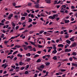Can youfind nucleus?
Returning <instances> with one entry per match:
<instances>
[{
	"mask_svg": "<svg viewBox=\"0 0 77 77\" xmlns=\"http://www.w3.org/2000/svg\"><path fill=\"white\" fill-rule=\"evenodd\" d=\"M59 42V39H57L56 40V42H57V43H58V42Z\"/></svg>",
	"mask_w": 77,
	"mask_h": 77,
	"instance_id": "nucleus-53",
	"label": "nucleus"
},
{
	"mask_svg": "<svg viewBox=\"0 0 77 77\" xmlns=\"http://www.w3.org/2000/svg\"><path fill=\"white\" fill-rule=\"evenodd\" d=\"M66 42L69 44H71V41L69 40H67L66 41Z\"/></svg>",
	"mask_w": 77,
	"mask_h": 77,
	"instance_id": "nucleus-10",
	"label": "nucleus"
},
{
	"mask_svg": "<svg viewBox=\"0 0 77 77\" xmlns=\"http://www.w3.org/2000/svg\"><path fill=\"white\" fill-rule=\"evenodd\" d=\"M18 28H19V26H17L15 27L16 30H17V29H18Z\"/></svg>",
	"mask_w": 77,
	"mask_h": 77,
	"instance_id": "nucleus-62",
	"label": "nucleus"
},
{
	"mask_svg": "<svg viewBox=\"0 0 77 77\" xmlns=\"http://www.w3.org/2000/svg\"><path fill=\"white\" fill-rule=\"evenodd\" d=\"M15 48H21V46L19 45H15L14 47Z\"/></svg>",
	"mask_w": 77,
	"mask_h": 77,
	"instance_id": "nucleus-4",
	"label": "nucleus"
},
{
	"mask_svg": "<svg viewBox=\"0 0 77 77\" xmlns=\"http://www.w3.org/2000/svg\"><path fill=\"white\" fill-rule=\"evenodd\" d=\"M62 7H64V9H65L66 8V6L65 5H63L62 6Z\"/></svg>",
	"mask_w": 77,
	"mask_h": 77,
	"instance_id": "nucleus-45",
	"label": "nucleus"
},
{
	"mask_svg": "<svg viewBox=\"0 0 77 77\" xmlns=\"http://www.w3.org/2000/svg\"><path fill=\"white\" fill-rule=\"evenodd\" d=\"M58 46L59 47H61V48H63V45L62 44H60L58 45Z\"/></svg>",
	"mask_w": 77,
	"mask_h": 77,
	"instance_id": "nucleus-8",
	"label": "nucleus"
},
{
	"mask_svg": "<svg viewBox=\"0 0 77 77\" xmlns=\"http://www.w3.org/2000/svg\"><path fill=\"white\" fill-rule=\"evenodd\" d=\"M0 25H1V26H4V23H0Z\"/></svg>",
	"mask_w": 77,
	"mask_h": 77,
	"instance_id": "nucleus-59",
	"label": "nucleus"
},
{
	"mask_svg": "<svg viewBox=\"0 0 77 77\" xmlns=\"http://www.w3.org/2000/svg\"><path fill=\"white\" fill-rule=\"evenodd\" d=\"M63 62H65V61H66V62H67V61H68V60L67 59H64L63 60Z\"/></svg>",
	"mask_w": 77,
	"mask_h": 77,
	"instance_id": "nucleus-35",
	"label": "nucleus"
},
{
	"mask_svg": "<svg viewBox=\"0 0 77 77\" xmlns=\"http://www.w3.org/2000/svg\"><path fill=\"white\" fill-rule=\"evenodd\" d=\"M17 56L18 57H23V56L21 54L20 55V54H17Z\"/></svg>",
	"mask_w": 77,
	"mask_h": 77,
	"instance_id": "nucleus-23",
	"label": "nucleus"
},
{
	"mask_svg": "<svg viewBox=\"0 0 77 77\" xmlns=\"http://www.w3.org/2000/svg\"><path fill=\"white\" fill-rule=\"evenodd\" d=\"M26 56H28L29 57H30V56H31V54L30 53H28L27 54H26Z\"/></svg>",
	"mask_w": 77,
	"mask_h": 77,
	"instance_id": "nucleus-13",
	"label": "nucleus"
},
{
	"mask_svg": "<svg viewBox=\"0 0 77 77\" xmlns=\"http://www.w3.org/2000/svg\"><path fill=\"white\" fill-rule=\"evenodd\" d=\"M75 7H74V6L73 5L71 7V9H75Z\"/></svg>",
	"mask_w": 77,
	"mask_h": 77,
	"instance_id": "nucleus-32",
	"label": "nucleus"
},
{
	"mask_svg": "<svg viewBox=\"0 0 77 77\" xmlns=\"http://www.w3.org/2000/svg\"><path fill=\"white\" fill-rule=\"evenodd\" d=\"M41 62V60L40 59H38L37 61H36V62L38 63V62Z\"/></svg>",
	"mask_w": 77,
	"mask_h": 77,
	"instance_id": "nucleus-15",
	"label": "nucleus"
},
{
	"mask_svg": "<svg viewBox=\"0 0 77 77\" xmlns=\"http://www.w3.org/2000/svg\"><path fill=\"white\" fill-rule=\"evenodd\" d=\"M57 51H60L62 50V48H59V49H57Z\"/></svg>",
	"mask_w": 77,
	"mask_h": 77,
	"instance_id": "nucleus-50",
	"label": "nucleus"
},
{
	"mask_svg": "<svg viewBox=\"0 0 77 77\" xmlns=\"http://www.w3.org/2000/svg\"><path fill=\"white\" fill-rule=\"evenodd\" d=\"M24 68H25V67H21L20 68V69L21 70H23V69H24Z\"/></svg>",
	"mask_w": 77,
	"mask_h": 77,
	"instance_id": "nucleus-38",
	"label": "nucleus"
},
{
	"mask_svg": "<svg viewBox=\"0 0 77 77\" xmlns=\"http://www.w3.org/2000/svg\"><path fill=\"white\" fill-rule=\"evenodd\" d=\"M24 31L25 33H27V32H29V30L27 29H26Z\"/></svg>",
	"mask_w": 77,
	"mask_h": 77,
	"instance_id": "nucleus-54",
	"label": "nucleus"
},
{
	"mask_svg": "<svg viewBox=\"0 0 77 77\" xmlns=\"http://www.w3.org/2000/svg\"><path fill=\"white\" fill-rule=\"evenodd\" d=\"M37 5H35V6L36 8L37 9H40L41 8H44V7H39V4L38 3H37Z\"/></svg>",
	"mask_w": 77,
	"mask_h": 77,
	"instance_id": "nucleus-1",
	"label": "nucleus"
},
{
	"mask_svg": "<svg viewBox=\"0 0 77 77\" xmlns=\"http://www.w3.org/2000/svg\"><path fill=\"white\" fill-rule=\"evenodd\" d=\"M54 5H56V4H57V1L56 0L54 1Z\"/></svg>",
	"mask_w": 77,
	"mask_h": 77,
	"instance_id": "nucleus-40",
	"label": "nucleus"
},
{
	"mask_svg": "<svg viewBox=\"0 0 77 77\" xmlns=\"http://www.w3.org/2000/svg\"><path fill=\"white\" fill-rule=\"evenodd\" d=\"M12 26H13V27H15V23H14V22H12Z\"/></svg>",
	"mask_w": 77,
	"mask_h": 77,
	"instance_id": "nucleus-41",
	"label": "nucleus"
},
{
	"mask_svg": "<svg viewBox=\"0 0 77 77\" xmlns=\"http://www.w3.org/2000/svg\"><path fill=\"white\" fill-rule=\"evenodd\" d=\"M50 63H47L46 64V66H48V65H50Z\"/></svg>",
	"mask_w": 77,
	"mask_h": 77,
	"instance_id": "nucleus-34",
	"label": "nucleus"
},
{
	"mask_svg": "<svg viewBox=\"0 0 77 77\" xmlns=\"http://www.w3.org/2000/svg\"><path fill=\"white\" fill-rule=\"evenodd\" d=\"M20 7H21V6L20 5L15 6V8H20Z\"/></svg>",
	"mask_w": 77,
	"mask_h": 77,
	"instance_id": "nucleus-29",
	"label": "nucleus"
},
{
	"mask_svg": "<svg viewBox=\"0 0 77 77\" xmlns=\"http://www.w3.org/2000/svg\"><path fill=\"white\" fill-rule=\"evenodd\" d=\"M14 46V44H12L11 45H10V47H11V48H12V47Z\"/></svg>",
	"mask_w": 77,
	"mask_h": 77,
	"instance_id": "nucleus-52",
	"label": "nucleus"
},
{
	"mask_svg": "<svg viewBox=\"0 0 77 77\" xmlns=\"http://www.w3.org/2000/svg\"><path fill=\"white\" fill-rule=\"evenodd\" d=\"M64 22L65 23H69V20H64Z\"/></svg>",
	"mask_w": 77,
	"mask_h": 77,
	"instance_id": "nucleus-12",
	"label": "nucleus"
},
{
	"mask_svg": "<svg viewBox=\"0 0 77 77\" xmlns=\"http://www.w3.org/2000/svg\"><path fill=\"white\" fill-rule=\"evenodd\" d=\"M33 25L32 24H30L28 27V28H30V27H31Z\"/></svg>",
	"mask_w": 77,
	"mask_h": 77,
	"instance_id": "nucleus-33",
	"label": "nucleus"
},
{
	"mask_svg": "<svg viewBox=\"0 0 77 77\" xmlns=\"http://www.w3.org/2000/svg\"><path fill=\"white\" fill-rule=\"evenodd\" d=\"M72 55L73 56H76L77 55V54H76V53L75 52H72Z\"/></svg>",
	"mask_w": 77,
	"mask_h": 77,
	"instance_id": "nucleus-26",
	"label": "nucleus"
},
{
	"mask_svg": "<svg viewBox=\"0 0 77 77\" xmlns=\"http://www.w3.org/2000/svg\"><path fill=\"white\" fill-rule=\"evenodd\" d=\"M40 15L42 17H45V16L43 14H42V13Z\"/></svg>",
	"mask_w": 77,
	"mask_h": 77,
	"instance_id": "nucleus-47",
	"label": "nucleus"
},
{
	"mask_svg": "<svg viewBox=\"0 0 77 77\" xmlns=\"http://www.w3.org/2000/svg\"><path fill=\"white\" fill-rule=\"evenodd\" d=\"M39 56V55L38 54H36L35 55L34 57V58H36V57H38Z\"/></svg>",
	"mask_w": 77,
	"mask_h": 77,
	"instance_id": "nucleus-27",
	"label": "nucleus"
},
{
	"mask_svg": "<svg viewBox=\"0 0 77 77\" xmlns=\"http://www.w3.org/2000/svg\"><path fill=\"white\" fill-rule=\"evenodd\" d=\"M72 66H75L76 67H77V63H72Z\"/></svg>",
	"mask_w": 77,
	"mask_h": 77,
	"instance_id": "nucleus-11",
	"label": "nucleus"
},
{
	"mask_svg": "<svg viewBox=\"0 0 77 77\" xmlns=\"http://www.w3.org/2000/svg\"><path fill=\"white\" fill-rule=\"evenodd\" d=\"M18 51H16L15 52H14L13 54L14 55L15 54H17V53H18Z\"/></svg>",
	"mask_w": 77,
	"mask_h": 77,
	"instance_id": "nucleus-20",
	"label": "nucleus"
},
{
	"mask_svg": "<svg viewBox=\"0 0 77 77\" xmlns=\"http://www.w3.org/2000/svg\"><path fill=\"white\" fill-rule=\"evenodd\" d=\"M6 65V63L2 64V67H3V66H5Z\"/></svg>",
	"mask_w": 77,
	"mask_h": 77,
	"instance_id": "nucleus-56",
	"label": "nucleus"
},
{
	"mask_svg": "<svg viewBox=\"0 0 77 77\" xmlns=\"http://www.w3.org/2000/svg\"><path fill=\"white\" fill-rule=\"evenodd\" d=\"M28 6H32V3L31 2H29L28 3Z\"/></svg>",
	"mask_w": 77,
	"mask_h": 77,
	"instance_id": "nucleus-19",
	"label": "nucleus"
},
{
	"mask_svg": "<svg viewBox=\"0 0 77 77\" xmlns=\"http://www.w3.org/2000/svg\"><path fill=\"white\" fill-rule=\"evenodd\" d=\"M24 14H25V17H26V16H27V13H24Z\"/></svg>",
	"mask_w": 77,
	"mask_h": 77,
	"instance_id": "nucleus-58",
	"label": "nucleus"
},
{
	"mask_svg": "<svg viewBox=\"0 0 77 77\" xmlns=\"http://www.w3.org/2000/svg\"><path fill=\"white\" fill-rule=\"evenodd\" d=\"M52 47H53V48H56V45H55L54 44H53L52 45Z\"/></svg>",
	"mask_w": 77,
	"mask_h": 77,
	"instance_id": "nucleus-22",
	"label": "nucleus"
},
{
	"mask_svg": "<svg viewBox=\"0 0 77 77\" xmlns=\"http://www.w3.org/2000/svg\"><path fill=\"white\" fill-rule=\"evenodd\" d=\"M23 65V63L21 61H20L19 63V65L20 66L21 65Z\"/></svg>",
	"mask_w": 77,
	"mask_h": 77,
	"instance_id": "nucleus-28",
	"label": "nucleus"
},
{
	"mask_svg": "<svg viewBox=\"0 0 77 77\" xmlns=\"http://www.w3.org/2000/svg\"><path fill=\"white\" fill-rule=\"evenodd\" d=\"M54 50L52 52V53H54V54H56V53H57V51H56V48H54Z\"/></svg>",
	"mask_w": 77,
	"mask_h": 77,
	"instance_id": "nucleus-6",
	"label": "nucleus"
},
{
	"mask_svg": "<svg viewBox=\"0 0 77 77\" xmlns=\"http://www.w3.org/2000/svg\"><path fill=\"white\" fill-rule=\"evenodd\" d=\"M22 47H24V48H27V46L26 45H22Z\"/></svg>",
	"mask_w": 77,
	"mask_h": 77,
	"instance_id": "nucleus-18",
	"label": "nucleus"
},
{
	"mask_svg": "<svg viewBox=\"0 0 77 77\" xmlns=\"http://www.w3.org/2000/svg\"><path fill=\"white\" fill-rule=\"evenodd\" d=\"M29 20L28 21L29 23H30V22H32V21H33V20H32V19H30V18H29Z\"/></svg>",
	"mask_w": 77,
	"mask_h": 77,
	"instance_id": "nucleus-24",
	"label": "nucleus"
},
{
	"mask_svg": "<svg viewBox=\"0 0 77 77\" xmlns=\"http://www.w3.org/2000/svg\"><path fill=\"white\" fill-rule=\"evenodd\" d=\"M57 58L56 57V56H54L53 57V59L54 60H57Z\"/></svg>",
	"mask_w": 77,
	"mask_h": 77,
	"instance_id": "nucleus-17",
	"label": "nucleus"
},
{
	"mask_svg": "<svg viewBox=\"0 0 77 77\" xmlns=\"http://www.w3.org/2000/svg\"><path fill=\"white\" fill-rule=\"evenodd\" d=\"M29 51H36V49L35 48L33 49H30Z\"/></svg>",
	"mask_w": 77,
	"mask_h": 77,
	"instance_id": "nucleus-30",
	"label": "nucleus"
},
{
	"mask_svg": "<svg viewBox=\"0 0 77 77\" xmlns=\"http://www.w3.org/2000/svg\"><path fill=\"white\" fill-rule=\"evenodd\" d=\"M13 71H14V69L11 68L10 70V71H11V72H12Z\"/></svg>",
	"mask_w": 77,
	"mask_h": 77,
	"instance_id": "nucleus-63",
	"label": "nucleus"
},
{
	"mask_svg": "<svg viewBox=\"0 0 77 77\" xmlns=\"http://www.w3.org/2000/svg\"><path fill=\"white\" fill-rule=\"evenodd\" d=\"M15 69H18H18H20V67H16L15 68Z\"/></svg>",
	"mask_w": 77,
	"mask_h": 77,
	"instance_id": "nucleus-46",
	"label": "nucleus"
},
{
	"mask_svg": "<svg viewBox=\"0 0 77 77\" xmlns=\"http://www.w3.org/2000/svg\"><path fill=\"white\" fill-rule=\"evenodd\" d=\"M24 43L25 44H26V45H29V43H27V42H24Z\"/></svg>",
	"mask_w": 77,
	"mask_h": 77,
	"instance_id": "nucleus-64",
	"label": "nucleus"
},
{
	"mask_svg": "<svg viewBox=\"0 0 77 77\" xmlns=\"http://www.w3.org/2000/svg\"><path fill=\"white\" fill-rule=\"evenodd\" d=\"M69 60L70 61L72 62V57H70L69 58Z\"/></svg>",
	"mask_w": 77,
	"mask_h": 77,
	"instance_id": "nucleus-31",
	"label": "nucleus"
},
{
	"mask_svg": "<svg viewBox=\"0 0 77 77\" xmlns=\"http://www.w3.org/2000/svg\"><path fill=\"white\" fill-rule=\"evenodd\" d=\"M4 36H5V35H4V34H2V35L1 36V38H3Z\"/></svg>",
	"mask_w": 77,
	"mask_h": 77,
	"instance_id": "nucleus-43",
	"label": "nucleus"
},
{
	"mask_svg": "<svg viewBox=\"0 0 77 77\" xmlns=\"http://www.w3.org/2000/svg\"><path fill=\"white\" fill-rule=\"evenodd\" d=\"M64 51H65V53H66V52H69V51H71V50L70 49H65Z\"/></svg>",
	"mask_w": 77,
	"mask_h": 77,
	"instance_id": "nucleus-5",
	"label": "nucleus"
},
{
	"mask_svg": "<svg viewBox=\"0 0 77 77\" xmlns=\"http://www.w3.org/2000/svg\"><path fill=\"white\" fill-rule=\"evenodd\" d=\"M72 57H73V59H74V60H77V58L75 57L74 56Z\"/></svg>",
	"mask_w": 77,
	"mask_h": 77,
	"instance_id": "nucleus-51",
	"label": "nucleus"
},
{
	"mask_svg": "<svg viewBox=\"0 0 77 77\" xmlns=\"http://www.w3.org/2000/svg\"><path fill=\"white\" fill-rule=\"evenodd\" d=\"M67 3H71V1H66Z\"/></svg>",
	"mask_w": 77,
	"mask_h": 77,
	"instance_id": "nucleus-61",
	"label": "nucleus"
},
{
	"mask_svg": "<svg viewBox=\"0 0 77 77\" xmlns=\"http://www.w3.org/2000/svg\"><path fill=\"white\" fill-rule=\"evenodd\" d=\"M74 38H75V37H74V36H73L71 38H69V39H70V40H71V41H74V40H73V39H74Z\"/></svg>",
	"mask_w": 77,
	"mask_h": 77,
	"instance_id": "nucleus-9",
	"label": "nucleus"
},
{
	"mask_svg": "<svg viewBox=\"0 0 77 77\" xmlns=\"http://www.w3.org/2000/svg\"><path fill=\"white\" fill-rule=\"evenodd\" d=\"M30 0L31 2H32V3H34V5H37V3L36 2H35V1H33V0Z\"/></svg>",
	"mask_w": 77,
	"mask_h": 77,
	"instance_id": "nucleus-16",
	"label": "nucleus"
},
{
	"mask_svg": "<svg viewBox=\"0 0 77 77\" xmlns=\"http://www.w3.org/2000/svg\"><path fill=\"white\" fill-rule=\"evenodd\" d=\"M55 18V15H53V16H51L48 17V19H51V20H54Z\"/></svg>",
	"mask_w": 77,
	"mask_h": 77,
	"instance_id": "nucleus-3",
	"label": "nucleus"
},
{
	"mask_svg": "<svg viewBox=\"0 0 77 77\" xmlns=\"http://www.w3.org/2000/svg\"><path fill=\"white\" fill-rule=\"evenodd\" d=\"M27 47L28 48H32V47L31 46H28Z\"/></svg>",
	"mask_w": 77,
	"mask_h": 77,
	"instance_id": "nucleus-44",
	"label": "nucleus"
},
{
	"mask_svg": "<svg viewBox=\"0 0 77 77\" xmlns=\"http://www.w3.org/2000/svg\"><path fill=\"white\" fill-rule=\"evenodd\" d=\"M8 42H9V41H4V43L5 44H7Z\"/></svg>",
	"mask_w": 77,
	"mask_h": 77,
	"instance_id": "nucleus-49",
	"label": "nucleus"
},
{
	"mask_svg": "<svg viewBox=\"0 0 77 77\" xmlns=\"http://www.w3.org/2000/svg\"><path fill=\"white\" fill-rule=\"evenodd\" d=\"M26 18V17H21V20H25V19Z\"/></svg>",
	"mask_w": 77,
	"mask_h": 77,
	"instance_id": "nucleus-25",
	"label": "nucleus"
},
{
	"mask_svg": "<svg viewBox=\"0 0 77 77\" xmlns=\"http://www.w3.org/2000/svg\"><path fill=\"white\" fill-rule=\"evenodd\" d=\"M30 60H31V59H30V58H27L26 59L25 61L28 62H29V61H30Z\"/></svg>",
	"mask_w": 77,
	"mask_h": 77,
	"instance_id": "nucleus-7",
	"label": "nucleus"
},
{
	"mask_svg": "<svg viewBox=\"0 0 77 77\" xmlns=\"http://www.w3.org/2000/svg\"><path fill=\"white\" fill-rule=\"evenodd\" d=\"M52 12H53V13H54V14H56V13H57V11H52Z\"/></svg>",
	"mask_w": 77,
	"mask_h": 77,
	"instance_id": "nucleus-42",
	"label": "nucleus"
},
{
	"mask_svg": "<svg viewBox=\"0 0 77 77\" xmlns=\"http://www.w3.org/2000/svg\"><path fill=\"white\" fill-rule=\"evenodd\" d=\"M13 6H16V3L15 2H14L13 4Z\"/></svg>",
	"mask_w": 77,
	"mask_h": 77,
	"instance_id": "nucleus-39",
	"label": "nucleus"
},
{
	"mask_svg": "<svg viewBox=\"0 0 77 77\" xmlns=\"http://www.w3.org/2000/svg\"><path fill=\"white\" fill-rule=\"evenodd\" d=\"M69 36L68 35V34H67V35L65 37V38H68V37H69Z\"/></svg>",
	"mask_w": 77,
	"mask_h": 77,
	"instance_id": "nucleus-48",
	"label": "nucleus"
},
{
	"mask_svg": "<svg viewBox=\"0 0 77 77\" xmlns=\"http://www.w3.org/2000/svg\"><path fill=\"white\" fill-rule=\"evenodd\" d=\"M15 66H11V68H14V69H15Z\"/></svg>",
	"mask_w": 77,
	"mask_h": 77,
	"instance_id": "nucleus-55",
	"label": "nucleus"
},
{
	"mask_svg": "<svg viewBox=\"0 0 77 77\" xmlns=\"http://www.w3.org/2000/svg\"><path fill=\"white\" fill-rule=\"evenodd\" d=\"M15 65L16 66H19V64H18L17 63H16Z\"/></svg>",
	"mask_w": 77,
	"mask_h": 77,
	"instance_id": "nucleus-60",
	"label": "nucleus"
},
{
	"mask_svg": "<svg viewBox=\"0 0 77 77\" xmlns=\"http://www.w3.org/2000/svg\"><path fill=\"white\" fill-rule=\"evenodd\" d=\"M28 73H29V71H26L25 72V74H27Z\"/></svg>",
	"mask_w": 77,
	"mask_h": 77,
	"instance_id": "nucleus-37",
	"label": "nucleus"
},
{
	"mask_svg": "<svg viewBox=\"0 0 77 77\" xmlns=\"http://www.w3.org/2000/svg\"><path fill=\"white\" fill-rule=\"evenodd\" d=\"M60 71H62V72H64V71H66V69H61Z\"/></svg>",
	"mask_w": 77,
	"mask_h": 77,
	"instance_id": "nucleus-36",
	"label": "nucleus"
},
{
	"mask_svg": "<svg viewBox=\"0 0 77 77\" xmlns=\"http://www.w3.org/2000/svg\"><path fill=\"white\" fill-rule=\"evenodd\" d=\"M14 17L15 18H18V16L17 15H15Z\"/></svg>",
	"mask_w": 77,
	"mask_h": 77,
	"instance_id": "nucleus-57",
	"label": "nucleus"
},
{
	"mask_svg": "<svg viewBox=\"0 0 77 77\" xmlns=\"http://www.w3.org/2000/svg\"><path fill=\"white\" fill-rule=\"evenodd\" d=\"M39 68H42V69L43 68H44V66L43 65H42L39 66Z\"/></svg>",
	"mask_w": 77,
	"mask_h": 77,
	"instance_id": "nucleus-14",
	"label": "nucleus"
},
{
	"mask_svg": "<svg viewBox=\"0 0 77 77\" xmlns=\"http://www.w3.org/2000/svg\"><path fill=\"white\" fill-rule=\"evenodd\" d=\"M77 44L75 42H73L72 44L70 46V48H72V47H76L77 46Z\"/></svg>",
	"mask_w": 77,
	"mask_h": 77,
	"instance_id": "nucleus-2",
	"label": "nucleus"
},
{
	"mask_svg": "<svg viewBox=\"0 0 77 77\" xmlns=\"http://www.w3.org/2000/svg\"><path fill=\"white\" fill-rule=\"evenodd\" d=\"M37 47H38V48H42V46L39 45H37Z\"/></svg>",
	"mask_w": 77,
	"mask_h": 77,
	"instance_id": "nucleus-21",
	"label": "nucleus"
}]
</instances>
